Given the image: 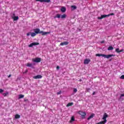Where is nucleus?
Instances as JSON below:
<instances>
[{"label":"nucleus","instance_id":"nucleus-1","mask_svg":"<svg viewBox=\"0 0 124 124\" xmlns=\"http://www.w3.org/2000/svg\"><path fill=\"white\" fill-rule=\"evenodd\" d=\"M35 33L36 34H38V33H41L42 35H47L51 33V32H44L43 31H40V29L38 28H36L33 30Z\"/></svg>","mask_w":124,"mask_h":124},{"label":"nucleus","instance_id":"nucleus-2","mask_svg":"<svg viewBox=\"0 0 124 124\" xmlns=\"http://www.w3.org/2000/svg\"><path fill=\"white\" fill-rule=\"evenodd\" d=\"M96 57H104V58H105L109 59L111 57H115V55L114 54L105 55V54L98 53L96 54Z\"/></svg>","mask_w":124,"mask_h":124},{"label":"nucleus","instance_id":"nucleus-3","mask_svg":"<svg viewBox=\"0 0 124 124\" xmlns=\"http://www.w3.org/2000/svg\"><path fill=\"white\" fill-rule=\"evenodd\" d=\"M78 114H79V115H80L81 116V118L82 119H85V118L86 117V115H87L86 112H84L81 111H79L78 112Z\"/></svg>","mask_w":124,"mask_h":124},{"label":"nucleus","instance_id":"nucleus-4","mask_svg":"<svg viewBox=\"0 0 124 124\" xmlns=\"http://www.w3.org/2000/svg\"><path fill=\"white\" fill-rule=\"evenodd\" d=\"M32 61L34 62H41V58H36L35 59H32Z\"/></svg>","mask_w":124,"mask_h":124},{"label":"nucleus","instance_id":"nucleus-5","mask_svg":"<svg viewBox=\"0 0 124 124\" xmlns=\"http://www.w3.org/2000/svg\"><path fill=\"white\" fill-rule=\"evenodd\" d=\"M110 15H103L101 16V17H98V19L99 20H101V19H103V18H106V17H109Z\"/></svg>","mask_w":124,"mask_h":124},{"label":"nucleus","instance_id":"nucleus-6","mask_svg":"<svg viewBox=\"0 0 124 124\" xmlns=\"http://www.w3.org/2000/svg\"><path fill=\"white\" fill-rule=\"evenodd\" d=\"M107 118H108V114L106 113H105L104 114L102 120H104L105 122H107V120L106 119Z\"/></svg>","mask_w":124,"mask_h":124},{"label":"nucleus","instance_id":"nucleus-7","mask_svg":"<svg viewBox=\"0 0 124 124\" xmlns=\"http://www.w3.org/2000/svg\"><path fill=\"white\" fill-rule=\"evenodd\" d=\"M36 45H39V43L36 42L32 43L29 46V47H32L33 46H35Z\"/></svg>","mask_w":124,"mask_h":124},{"label":"nucleus","instance_id":"nucleus-8","mask_svg":"<svg viewBox=\"0 0 124 124\" xmlns=\"http://www.w3.org/2000/svg\"><path fill=\"white\" fill-rule=\"evenodd\" d=\"M33 79H41V78H42V76L38 75L35 77H33Z\"/></svg>","mask_w":124,"mask_h":124},{"label":"nucleus","instance_id":"nucleus-9","mask_svg":"<svg viewBox=\"0 0 124 124\" xmlns=\"http://www.w3.org/2000/svg\"><path fill=\"white\" fill-rule=\"evenodd\" d=\"M90 62H91V60H90V59H85L84 60V64H89Z\"/></svg>","mask_w":124,"mask_h":124},{"label":"nucleus","instance_id":"nucleus-10","mask_svg":"<svg viewBox=\"0 0 124 124\" xmlns=\"http://www.w3.org/2000/svg\"><path fill=\"white\" fill-rule=\"evenodd\" d=\"M61 11H62L63 13H64V12L66 11V8L65 7H62L61 9Z\"/></svg>","mask_w":124,"mask_h":124},{"label":"nucleus","instance_id":"nucleus-11","mask_svg":"<svg viewBox=\"0 0 124 124\" xmlns=\"http://www.w3.org/2000/svg\"><path fill=\"white\" fill-rule=\"evenodd\" d=\"M123 51H124V49H121L120 50V48H117L115 49V52H116V53H121Z\"/></svg>","mask_w":124,"mask_h":124},{"label":"nucleus","instance_id":"nucleus-12","mask_svg":"<svg viewBox=\"0 0 124 124\" xmlns=\"http://www.w3.org/2000/svg\"><path fill=\"white\" fill-rule=\"evenodd\" d=\"M68 43H69L68 42H64L61 43L60 44V45L61 46H63L64 45H68Z\"/></svg>","mask_w":124,"mask_h":124},{"label":"nucleus","instance_id":"nucleus-13","mask_svg":"<svg viewBox=\"0 0 124 124\" xmlns=\"http://www.w3.org/2000/svg\"><path fill=\"white\" fill-rule=\"evenodd\" d=\"M72 10H75L77 9V7L76 5H72L71 6Z\"/></svg>","mask_w":124,"mask_h":124},{"label":"nucleus","instance_id":"nucleus-14","mask_svg":"<svg viewBox=\"0 0 124 124\" xmlns=\"http://www.w3.org/2000/svg\"><path fill=\"white\" fill-rule=\"evenodd\" d=\"M15 118L16 120L18 119H20V118H21V115H19V114H16L15 116Z\"/></svg>","mask_w":124,"mask_h":124},{"label":"nucleus","instance_id":"nucleus-15","mask_svg":"<svg viewBox=\"0 0 124 124\" xmlns=\"http://www.w3.org/2000/svg\"><path fill=\"white\" fill-rule=\"evenodd\" d=\"M94 116V114L93 113L91 114V115L90 116H89L88 117V118L87 119V120L89 121V120H91V119L93 118V116Z\"/></svg>","mask_w":124,"mask_h":124},{"label":"nucleus","instance_id":"nucleus-16","mask_svg":"<svg viewBox=\"0 0 124 124\" xmlns=\"http://www.w3.org/2000/svg\"><path fill=\"white\" fill-rule=\"evenodd\" d=\"M75 121V118L74 116H72L71 118V120L70 121V123H72V122H74Z\"/></svg>","mask_w":124,"mask_h":124},{"label":"nucleus","instance_id":"nucleus-17","mask_svg":"<svg viewBox=\"0 0 124 124\" xmlns=\"http://www.w3.org/2000/svg\"><path fill=\"white\" fill-rule=\"evenodd\" d=\"M113 49H114V47H113V46H109L108 48V51H112V50H113Z\"/></svg>","mask_w":124,"mask_h":124},{"label":"nucleus","instance_id":"nucleus-18","mask_svg":"<svg viewBox=\"0 0 124 124\" xmlns=\"http://www.w3.org/2000/svg\"><path fill=\"white\" fill-rule=\"evenodd\" d=\"M65 18H66V15L63 14V15L61 16V18L62 19H65Z\"/></svg>","mask_w":124,"mask_h":124},{"label":"nucleus","instance_id":"nucleus-19","mask_svg":"<svg viewBox=\"0 0 124 124\" xmlns=\"http://www.w3.org/2000/svg\"><path fill=\"white\" fill-rule=\"evenodd\" d=\"M54 19H56V18H61V15H60V14H57V15H56V16H54Z\"/></svg>","mask_w":124,"mask_h":124},{"label":"nucleus","instance_id":"nucleus-20","mask_svg":"<svg viewBox=\"0 0 124 124\" xmlns=\"http://www.w3.org/2000/svg\"><path fill=\"white\" fill-rule=\"evenodd\" d=\"M13 19H14V21H17V20H18L19 19V17L18 16H14V17H13Z\"/></svg>","mask_w":124,"mask_h":124},{"label":"nucleus","instance_id":"nucleus-21","mask_svg":"<svg viewBox=\"0 0 124 124\" xmlns=\"http://www.w3.org/2000/svg\"><path fill=\"white\" fill-rule=\"evenodd\" d=\"M107 122H105V121L104 120L103 121L100 122L96 124H105Z\"/></svg>","mask_w":124,"mask_h":124},{"label":"nucleus","instance_id":"nucleus-22","mask_svg":"<svg viewBox=\"0 0 124 124\" xmlns=\"http://www.w3.org/2000/svg\"><path fill=\"white\" fill-rule=\"evenodd\" d=\"M72 105H73V103H69L67 105L66 107H69V106H72Z\"/></svg>","mask_w":124,"mask_h":124},{"label":"nucleus","instance_id":"nucleus-23","mask_svg":"<svg viewBox=\"0 0 124 124\" xmlns=\"http://www.w3.org/2000/svg\"><path fill=\"white\" fill-rule=\"evenodd\" d=\"M36 35V34L35 32L31 33V36L32 37H33V36H35Z\"/></svg>","mask_w":124,"mask_h":124},{"label":"nucleus","instance_id":"nucleus-24","mask_svg":"<svg viewBox=\"0 0 124 124\" xmlns=\"http://www.w3.org/2000/svg\"><path fill=\"white\" fill-rule=\"evenodd\" d=\"M32 66V64L30 63H27V66H28L29 67H31Z\"/></svg>","mask_w":124,"mask_h":124},{"label":"nucleus","instance_id":"nucleus-25","mask_svg":"<svg viewBox=\"0 0 124 124\" xmlns=\"http://www.w3.org/2000/svg\"><path fill=\"white\" fill-rule=\"evenodd\" d=\"M24 96L23 94H19L18 98H19V99H20L21 98H23L24 97Z\"/></svg>","mask_w":124,"mask_h":124},{"label":"nucleus","instance_id":"nucleus-26","mask_svg":"<svg viewBox=\"0 0 124 124\" xmlns=\"http://www.w3.org/2000/svg\"><path fill=\"white\" fill-rule=\"evenodd\" d=\"M7 94H8V92H6L5 93H2V95H3V96H6L7 95Z\"/></svg>","mask_w":124,"mask_h":124},{"label":"nucleus","instance_id":"nucleus-27","mask_svg":"<svg viewBox=\"0 0 124 124\" xmlns=\"http://www.w3.org/2000/svg\"><path fill=\"white\" fill-rule=\"evenodd\" d=\"M51 0H44L45 2H50Z\"/></svg>","mask_w":124,"mask_h":124},{"label":"nucleus","instance_id":"nucleus-28","mask_svg":"<svg viewBox=\"0 0 124 124\" xmlns=\"http://www.w3.org/2000/svg\"><path fill=\"white\" fill-rule=\"evenodd\" d=\"M120 79H124V75L121 76L120 77Z\"/></svg>","mask_w":124,"mask_h":124},{"label":"nucleus","instance_id":"nucleus-29","mask_svg":"<svg viewBox=\"0 0 124 124\" xmlns=\"http://www.w3.org/2000/svg\"><path fill=\"white\" fill-rule=\"evenodd\" d=\"M31 32H28V33H27V36H30V35H31Z\"/></svg>","mask_w":124,"mask_h":124},{"label":"nucleus","instance_id":"nucleus-30","mask_svg":"<svg viewBox=\"0 0 124 124\" xmlns=\"http://www.w3.org/2000/svg\"><path fill=\"white\" fill-rule=\"evenodd\" d=\"M90 90H91V88L86 89V91H87V92H88V93H89V92H90Z\"/></svg>","mask_w":124,"mask_h":124},{"label":"nucleus","instance_id":"nucleus-31","mask_svg":"<svg viewBox=\"0 0 124 124\" xmlns=\"http://www.w3.org/2000/svg\"><path fill=\"white\" fill-rule=\"evenodd\" d=\"M28 71H29L28 70H26L25 72H23V74H26V73H28Z\"/></svg>","mask_w":124,"mask_h":124},{"label":"nucleus","instance_id":"nucleus-32","mask_svg":"<svg viewBox=\"0 0 124 124\" xmlns=\"http://www.w3.org/2000/svg\"><path fill=\"white\" fill-rule=\"evenodd\" d=\"M61 93H62V91H60V92H58L57 93V94L59 95V94H61Z\"/></svg>","mask_w":124,"mask_h":124},{"label":"nucleus","instance_id":"nucleus-33","mask_svg":"<svg viewBox=\"0 0 124 124\" xmlns=\"http://www.w3.org/2000/svg\"><path fill=\"white\" fill-rule=\"evenodd\" d=\"M74 93H77V89L74 88Z\"/></svg>","mask_w":124,"mask_h":124},{"label":"nucleus","instance_id":"nucleus-34","mask_svg":"<svg viewBox=\"0 0 124 124\" xmlns=\"http://www.w3.org/2000/svg\"><path fill=\"white\" fill-rule=\"evenodd\" d=\"M3 93V90L0 89V93Z\"/></svg>","mask_w":124,"mask_h":124},{"label":"nucleus","instance_id":"nucleus-35","mask_svg":"<svg viewBox=\"0 0 124 124\" xmlns=\"http://www.w3.org/2000/svg\"><path fill=\"white\" fill-rule=\"evenodd\" d=\"M123 96H124V94H121V96H120V98L121 97H123Z\"/></svg>","mask_w":124,"mask_h":124},{"label":"nucleus","instance_id":"nucleus-36","mask_svg":"<svg viewBox=\"0 0 124 124\" xmlns=\"http://www.w3.org/2000/svg\"><path fill=\"white\" fill-rule=\"evenodd\" d=\"M56 68H57V69H58V70L60 69V66H57L56 67Z\"/></svg>","mask_w":124,"mask_h":124},{"label":"nucleus","instance_id":"nucleus-37","mask_svg":"<svg viewBox=\"0 0 124 124\" xmlns=\"http://www.w3.org/2000/svg\"><path fill=\"white\" fill-rule=\"evenodd\" d=\"M114 13H111V14H109V15H109V16H110V15L111 16H113V15H114Z\"/></svg>","mask_w":124,"mask_h":124},{"label":"nucleus","instance_id":"nucleus-38","mask_svg":"<svg viewBox=\"0 0 124 124\" xmlns=\"http://www.w3.org/2000/svg\"><path fill=\"white\" fill-rule=\"evenodd\" d=\"M40 2H44V0H40Z\"/></svg>","mask_w":124,"mask_h":124},{"label":"nucleus","instance_id":"nucleus-39","mask_svg":"<svg viewBox=\"0 0 124 124\" xmlns=\"http://www.w3.org/2000/svg\"><path fill=\"white\" fill-rule=\"evenodd\" d=\"M92 94L93 95H94V94H95V92H93Z\"/></svg>","mask_w":124,"mask_h":124},{"label":"nucleus","instance_id":"nucleus-40","mask_svg":"<svg viewBox=\"0 0 124 124\" xmlns=\"http://www.w3.org/2000/svg\"><path fill=\"white\" fill-rule=\"evenodd\" d=\"M104 42H105L104 41H102L101 42V43H102V44L104 43Z\"/></svg>","mask_w":124,"mask_h":124},{"label":"nucleus","instance_id":"nucleus-41","mask_svg":"<svg viewBox=\"0 0 124 124\" xmlns=\"http://www.w3.org/2000/svg\"><path fill=\"white\" fill-rule=\"evenodd\" d=\"M10 77H11V75H9L8 76V78H10Z\"/></svg>","mask_w":124,"mask_h":124},{"label":"nucleus","instance_id":"nucleus-42","mask_svg":"<svg viewBox=\"0 0 124 124\" xmlns=\"http://www.w3.org/2000/svg\"><path fill=\"white\" fill-rule=\"evenodd\" d=\"M24 101H25V102L28 101V99H24Z\"/></svg>","mask_w":124,"mask_h":124},{"label":"nucleus","instance_id":"nucleus-43","mask_svg":"<svg viewBox=\"0 0 124 124\" xmlns=\"http://www.w3.org/2000/svg\"><path fill=\"white\" fill-rule=\"evenodd\" d=\"M36 1H40V0H36Z\"/></svg>","mask_w":124,"mask_h":124},{"label":"nucleus","instance_id":"nucleus-44","mask_svg":"<svg viewBox=\"0 0 124 124\" xmlns=\"http://www.w3.org/2000/svg\"><path fill=\"white\" fill-rule=\"evenodd\" d=\"M18 80H20L19 78H17L16 81H18Z\"/></svg>","mask_w":124,"mask_h":124},{"label":"nucleus","instance_id":"nucleus-45","mask_svg":"<svg viewBox=\"0 0 124 124\" xmlns=\"http://www.w3.org/2000/svg\"><path fill=\"white\" fill-rule=\"evenodd\" d=\"M82 81V79H79V82H81Z\"/></svg>","mask_w":124,"mask_h":124},{"label":"nucleus","instance_id":"nucleus-46","mask_svg":"<svg viewBox=\"0 0 124 124\" xmlns=\"http://www.w3.org/2000/svg\"><path fill=\"white\" fill-rule=\"evenodd\" d=\"M112 61V59L109 60V62H111Z\"/></svg>","mask_w":124,"mask_h":124},{"label":"nucleus","instance_id":"nucleus-47","mask_svg":"<svg viewBox=\"0 0 124 124\" xmlns=\"http://www.w3.org/2000/svg\"><path fill=\"white\" fill-rule=\"evenodd\" d=\"M14 16H15V14H14Z\"/></svg>","mask_w":124,"mask_h":124}]
</instances>
